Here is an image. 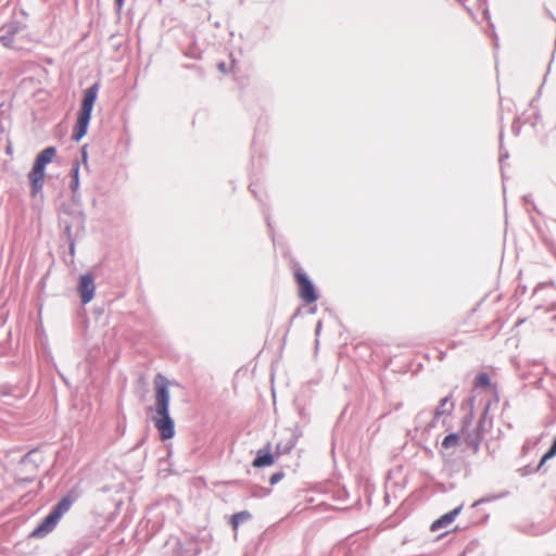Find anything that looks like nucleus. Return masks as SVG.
Instances as JSON below:
<instances>
[{
	"instance_id": "1",
	"label": "nucleus",
	"mask_w": 556,
	"mask_h": 556,
	"mask_svg": "<svg viewBox=\"0 0 556 556\" xmlns=\"http://www.w3.org/2000/svg\"><path fill=\"white\" fill-rule=\"evenodd\" d=\"M153 384L155 391L154 405L150 408L153 412L152 420L160 433V439L166 441L175 435V422L169 415L170 381L162 374H157L154 377Z\"/></svg>"
},
{
	"instance_id": "2",
	"label": "nucleus",
	"mask_w": 556,
	"mask_h": 556,
	"mask_svg": "<svg viewBox=\"0 0 556 556\" xmlns=\"http://www.w3.org/2000/svg\"><path fill=\"white\" fill-rule=\"evenodd\" d=\"M55 155L56 149L54 147H48L36 156L31 169L27 175L31 198L41 195L46 182V167L52 162Z\"/></svg>"
},
{
	"instance_id": "3",
	"label": "nucleus",
	"mask_w": 556,
	"mask_h": 556,
	"mask_svg": "<svg viewBox=\"0 0 556 556\" xmlns=\"http://www.w3.org/2000/svg\"><path fill=\"white\" fill-rule=\"evenodd\" d=\"M98 91L99 85L93 84L84 92V99L72 135V138L75 141H79L87 132L88 124L91 117L94 102L97 100Z\"/></svg>"
},
{
	"instance_id": "4",
	"label": "nucleus",
	"mask_w": 556,
	"mask_h": 556,
	"mask_svg": "<svg viewBox=\"0 0 556 556\" xmlns=\"http://www.w3.org/2000/svg\"><path fill=\"white\" fill-rule=\"evenodd\" d=\"M72 500L68 496H64L53 508V510L41 521V523L34 529L30 536L33 538H45L47 534L52 532L59 523L62 516L71 509Z\"/></svg>"
},
{
	"instance_id": "5",
	"label": "nucleus",
	"mask_w": 556,
	"mask_h": 556,
	"mask_svg": "<svg viewBox=\"0 0 556 556\" xmlns=\"http://www.w3.org/2000/svg\"><path fill=\"white\" fill-rule=\"evenodd\" d=\"M294 277L299 288V296L302 299V301L305 304H312L316 302L318 295L308 277L300 269L294 273Z\"/></svg>"
},
{
	"instance_id": "6",
	"label": "nucleus",
	"mask_w": 556,
	"mask_h": 556,
	"mask_svg": "<svg viewBox=\"0 0 556 556\" xmlns=\"http://www.w3.org/2000/svg\"><path fill=\"white\" fill-rule=\"evenodd\" d=\"M78 290L81 298V302L84 304L89 303L93 299L96 290L93 277L91 275H83L80 277Z\"/></svg>"
},
{
	"instance_id": "7",
	"label": "nucleus",
	"mask_w": 556,
	"mask_h": 556,
	"mask_svg": "<svg viewBox=\"0 0 556 556\" xmlns=\"http://www.w3.org/2000/svg\"><path fill=\"white\" fill-rule=\"evenodd\" d=\"M462 509H463V506H458V507L454 508L453 510L444 514L439 519H437L435 521L432 522L430 530L434 532V531H438L439 529H441L442 527L448 526L450 523H452L455 520V518L459 515Z\"/></svg>"
},
{
	"instance_id": "8",
	"label": "nucleus",
	"mask_w": 556,
	"mask_h": 556,
	"mask_svg": "<svg viewBox=\"0 0 556 556\" xmlns=\"http://www.w3.org/2000/svg\"><path fill=\"white\" fill-rule=\"evenodd\" d=\"M453 408H454V404L451 403V396H445L440 401V403L434 412V416L440 417L442 415H448V414H451Z\"/></svg>"
},
{
	"instance_id": "9",
	"label": "nucleus",
	"mask_w": 556,
	"mask_h": 556,
	"mask_svg": "<svg viewBox=\"0 0 556 556\" xmlns=\"http://www.w3.org/2000/svg\"><path fill=\"white\" fill-rule=\"evenodd\" d=\"M274 464V457L269 453L258 452L256 458L253 460V466L256 468L270 466Z\"/></svg>"
},
{
	"instance_id": "10",
	"label": "nucleus",
	"mask_w": 556,
	"mask_h": 556,
	"mask_svg": "<svg viewBox=\"0 0 556 556\" xmlns=\"http://www.w3.org/2000/svg\"><path fill=\"white\" fill-rule=\"evenodd\" d=\"M71 176H72V181H71V185H70V188L72 189L73 192H76L78 190V187H79V163L78 162H75L72 166V169H71Z\"/></svg>"
},
{
	"instance_id": "11",
	"label": "nucleus",
	"mask_w": 556,
	"mask_h": 556,
	"mask_svg": "<svg viewBox=\"0 0 556 556\" xmlns=\"http://www.w3.org/2000/svg\"><path fill=\"white\" fill-rule=\"evenodd\" d=\"M251 517L250 513L248 511H240L231 517V526L235 531H237L239 525L245 520H248Z\"/></svg>"
},
{
	"instance_id": "12",
	"label": "nucleus",
	"mask_w": 556,
	"mask_h": 556,
	"mask_svg": "<svg viewBox=\"0 0 556 556\" xmlns=\"http://www.w3.org/2000/svg\"><path fill=\"white\" fill-rule=\"evenodd\" d=\"M473 384L476 388L482 389L490 387L491 381L489 375L486 372H479L475 378Z\"/></svg>"
},
{
	"instance_id": "13",
	"label": "nucleus",
	"mask_w": 556,
	"mask_h": 556,
	"mask_svg": "<svg viewBox=\"0 0 556 556\" xmlns=\"http://www.w3.org/2000/svg\"><path fill=\"white\" fill-rule=\"evenodd\" d=\"M459 439L455 433H451L443 439L442 446L444 448H451L458 445Z\"/></svg>"
},
{
	"instance_id": "14",
	"label": "nucleus",
	"mask_w": 556,
	"mask_h": 556,
	"mask_svg": "<svg viewBox=\"0 0 556 556\" xmlns=\"http://www.w3.org/2000/svg\"><path fill=\"white\" fill-rule=\"evenodd\" d=\"M217 68L223 74H226L228 72L227 64L225 62L218 63Z\"/></svg>"
},
{
	"instance_id": "15",
	"label": "nucleus",
	"mask_w": 556,
	"mask_h": 556,
	"mask_svg": "<svg viewBox=\"0 0 556 556\" xmlns=\"http://www.w3.org/2000/svg\"><path fill=\"white\" fill-rule=\"evenodd\" d=\"M282 478V475L281 473H275L270 477V483L271 484H275L276 482H278L280 479Z\"/></svg>"
},
{
	"instance_id": "16",
	"label": "nucleus",
	"mask_w": 556,
	"mask_h": 556,
	"mask_svg": "<svg viewBox=\"0 0 556 556\" xmlns=\"http://www.w3.org/2000/svg\"><path fill=\"white\" fill-rule=\"evenodd\" d=\"M116 7L118 10H121L124 5V0H115Z\"/></svg>"
},
{
	"instance_id": "17",
	"label": "nucleus",
	"mask_w": 556,
	"mask_h": 556,
	"mask_svg": "<svg viewBox=\"0 0 556 556\" xmlns=\"http://www.w3.org/2000/svg\"><path fill=\"white\" fill-rule=\"evenodd\" d=\"M479 503H480V501H477V502L473 503L472 506H477Z\"/></svg>"
}]
</instances>
